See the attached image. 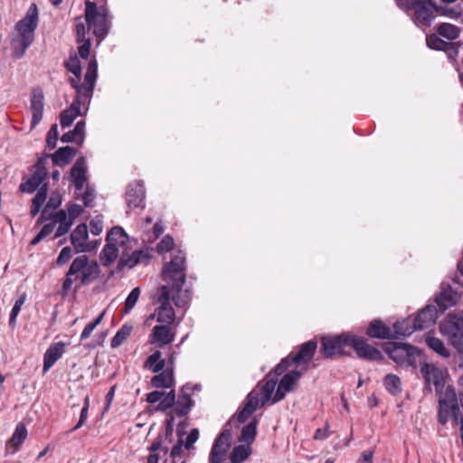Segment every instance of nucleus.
Here are the masks:
<instances>
[{"mask_svg":"<svg viewBox=\"0 0 463 463\" xmlns=\"http://www.w3.org/2000/svg\"><path fill=\"white\" fill-rule=\"evenodd\" d=\"M71 253H72V250H71V248L69 247V246H66L64 248H62V250H61L58 258H57V264L58 265H63L65 263H67L69 261V260L71 258Z\"/></svg>","mask_w":463,"mask_h":463,"instance_id":"nucleus-62","label":"nucleus"},{"mask_svg":"<svg viewBox=\"0 0 463 463\" xmlns=\"http://www.w3.org/2000/svg\"><path fill=\"white\" fill-rule=\"evenodd\" d=\"M89 237L86 224H79L71 234V241L77 252L91 251L96 248V242L87 241Z\"/></svg>","mask_w":463,"mask_h":463,"instance_id":"nucleus-17","label":"nucleus"},{"mask_svg":"<svg viewBox=\"0 0 463 463\" xmlns=\"http://www.w3.org/2000/svg\"><path fill=\"white\" fill-rule=\"evenodd\" d=\"M352 335L343 333L335 336H323L321 352L326 358L346 354L345 349L350 347Z\"/></svg>","mask_w":463,"mask_h":463,"instance_id":"nucleus-9","label":"nucleus"},{"mask_svg":"<svg viewBox=\"0 0 463 463\" xmlns=\"http://www.w3.org/2000/svg\"><path fill=\"white\" fill-rule=\"evenodd\" d=\"M100 269L97 261L90 260L86 255L75 258L66 273L62 283V290L69 291L73 283H78L75 288L92 283L99 275Z\"/></svg>","mask_w":463,"mask_h":463,"instance_id":"nucleus-3","label":"nucleus"},{"mask_svg":"<svg viewBox=\"0 0 463 463\" xmlns=\"http://www.w3.org/2000/svg\"><path fill=\"white\" fill-rule=\"evenodd\" d=\"M65 67L67 70L71 72L74 77L70 79V83L72 86V80H76L77 84H81L80 81V74H81V67L80 62L77 56H71L70 59L65 62Z\"/></svg>","mask_w":463,"mask_h":463,"instance_id":"nucleus-44","label":"nucleus"},{"mask_svg":"<svg viewBox=\"0 0 463 463\" xmlns=\"http://www.w3.org/2000/svg\"><path fill=\"white\" fill-rule=\"evenodd\" d=\"M25 298H26L25 294H23L15 300V303H14V305L11 310V313H10V317H9L10 326H13L15 325L16 317H17L18 314L20 313L23 305L25 302Z\"/></svg>","mask_w":463,"mask_h":463,"instance_id":"nucleus-52","label":"nucleus"},{"mask_svg":"<svg viewBox=\"0 0 463 463\" xmlns=\"http://www.w3.org/2000/svg\"><path fill=\"white\" fill-rule=\"evenodd\" d=\"M174 244H175L174 239L171 236H169V235H165L157 243L156 250L160 254L165 253V252H168V251H170L173 249Z\"/></svg>","mask_w":463,"mask_h":463,"instance_id":"nucleus-56","label":"nucleus"},{"mask_svg":"<svg viewBox=\"0 0 463 463\" xmlns=\"http://www.w3.org/2000/svg\"><path fill=\"white\" fill-rule=\"evenodd\" d=\"M161 356L162 354L160 351H155L146 358L145 362V367L153 373L161 372L166 364L165 360L163 359Z\"/></svg>","mask_w":463,"mask_h":463,"instance_id":"nucleus-38","label":"nucleus"},{"mask_svg":"<svg viewBox=\"0 0 463 463\" xmlns=\"http://www.w3.org/2000/svg\"><path fill=\"white\" fill-rule=\"evenodd\" d=\"M174 383L173 369H166L155 375L151 383L155 388H170Z\"/></svg>","mask_w":463,"mask_h":463,"instance_id":"nucleus-37","label":"nucleus"},{"mask_svg":"<svg viewBox=\"0 0 463 463\" xmlns=\"http://www.w3.org/2000/svg\"><path fill=\"white\" fill-rule=\"evenodd\" d=\"M45 160L40 158L33 166V175L20 185L23 192L33 193L38 188L40 189L45 183L47 171L44 166Z\"/></svg>","mask_w":463,"mask_h":463,"instance_id":"nucleus-14","label":"nucleus"},{"mask_svg":"<svg viewBox=\"0 0 463 463\" xmlns=\"http://www.w3.org/2000/svg\"><path fill=\"white\" fill-rule=\"evenodd\" d=\"M27 429L24 423H18L11 437L5 444V453L13 455L16 453L27 437Z\"/></svg>","mask_w":463,"mask_h":463,"instance_id":"nucleus-24","label":"nucleus"},{"mask_svg":"<svg viewBox=\"0 0 463 463\" xmlns=\"http://www.w3.org/2000/svg\"><path fill=\"white\" fill-rule=\"evenodd\" d=\"M77 151L71 146H64L59 148L52 156L55 165H65L75 156Z\"/></svg>","mask_w":463,"mask_h":463,"instance_id":"nucleus-34","label":"nucleus"},{"mask_svg":"<svg viewBox=\"0 0 463 463\" xmlns=\"http://www.w3.org/2000/svg\"><path fill=\"white\" fill-rule=\"evenodd\" d=\"M67 215L70 220L74 223L75 219L81 214L83 208L79 204H70L67 208Z\"/></svg>","mask_w":463,"mask_h":463,"instance_id":"nucleus-61","label":"nucleus"},{"mask_svg":"<svg viewBox=\"0 0 463 463\" xmlns=\"http://www.w3.org/2000/svg\"><path fill=\"white\" fill-rule=\"evenodd\" d=\"M266 402L258 390L254 389L248 394L244 405L250 409L251 411H255Z\"/></svg>","mask_w":463,"mask_h":463,"instance_id":"nucleus-45","label":"nucleus"},{"mask_svg":"<svg viewBox=\"0 0 463 463\" xmlns=\"http://www.w3.org/2000/svg\"><path fill=\"white\" fill-rule=\"evenodd\" d=\"M317 347V342L313 340L303 344L296 354H290L291 362L294 364H307L313 357Z\"/></svg>","mask_w":463,"mask_h":463,"instance_id":"nucleus-28","label":"nucleus"},{"mask_svg":"<svg viewBox=\"0 0 463 463\" xmlns=\"http://www.w3.org/2000/svg\"><path fill=\"white\" fill-rule=\"evenodd\" d=\"M58 136H59L58 127H57V125H52L47 133V138H46L47 146L50 149H52L56 146Z\"/></svg>","mask_w":463,"mask_h":463,"instance_id":"nucleus-59","label":"nucleus"},{"mask_svg":"<svg viewBox=\"0 0 463 463\" xmlns=\"http://www.w3.org/2000/svg\"><path fill=\"white\" fill-rule=\"evenodd\" d=\"M67 344L63 342H57L52 344L44 353L43 355V373H47L54 364L62 356L65 352Z\"/></svg>","mask_w":463,"mask_h":463,"instance_id":"nucleus-22","label":"nucleus"},{"mask_svg":"<svg viewBox=\"0 0 463 463\" xmlns=\"http://www.w3.org/2000/svg\"><path fill=\"white\" fill-rule=\"evenodd\" d=\"M437 32L439 36L453 41L458 38L461 30L457 25L449 23H441L437 26Z\"/></svg>","mask_w":463,"mask_h":463,"instance_id":"nucleus-39","label":"nucleus"},{"mask_svg":"<svg viewBox=\"0 0 463 463\" xmlns=\"http://www.w3.org/2000/svg\"><path fill=\"white\" fill-rule=\"evenodd\" d=\"M165 280L175 283L177 288L183 287L185 282V254L178 250L163 269Z\"/></svg>","mask_w":463,"mask_h":463,"instance_id":"nucleus-8","label":"nucleus"},{"mask_svg":"<svg viewBox=\"0 0 463 463\" xmlns=\"http://www.w3.org/2000/svg\"><path fill=\"white\" fill-rule=\"evenodd\" d=\"M350 347H353L357 355L369 361H379L383 355L379 350L370 345L366 339L352 335Z\"/></svg>","mask_w":463,"mask_h":463,"instance_id":"nucleus-16","label":"nucleus"},{"mask_svg":"<svg viewBox=\"0 0 463 463\" xmlns=\"http://www.w3.org/2000/svg\"><path fill=\"white\" fill-rule=\"evenodd\" d=\"M257 434V420H254L245 425L241 430V439L250 445L255 439Z\"/></svg>","mask_w":463,"mask_h":463,"instance_id":"nucleus-48","label":"nucleus"},{"mask_svg":"<svg viewBox=\"0 0 463 463\" xmlns=\"http://www.w3.org/2000/svg\"><path fill=\"white\" fill-rule=\"evenodd\" d=\"M90 26L85 22V18L77 17L75 19V32L77 35V42L81 43L82 41L87 40L86 34L90 31Z\"/></svg>","mask_w":463,"mask_h":463,"instance_id":"nucleus-49","label":"nucleus"},{"mask_svg":"<svg viewBox=\"0 0 463 463\" xmlns=\"http://www.w3.org/2000/svg\"><path fill=\"white\" fill-rule=\"evenodd\" d=\"M131 332V326L123 325L111 339V347L117 348L120 346L124 343V341L130 335Z\"/></svg>","mask_w":463,"mask_h":463,"instance_id":"nucleus-47","label":"nucleus"},{"mask_svg":"<svg viewBox=\"0 0 463 463\" xmlns=\"http://www.w3.org/2000/svg\"><path fill=\"white\" fill-rule=\"evenodd\" d=\"M440 334L459 353L463 354V317L449 313L439 324Z\"/></svg>","mask_w":463,"mask_h":463,"instance_id":"nucleus-6","label":"nucleus"},{"mask_svg":"<svg viewBox=\"0 0 463 463\" xmlns=\"http://www.w3.org/2000/svg\"><path fill=\"white\" fill-rule=\"evenodd\" d=\"M171 290L168 286H163L158 297L159 307L152 317H156V321L163 325H172L175 322V310L170 304Z\"/></svg>","mask_w":463,"mask_h":463,"instance_id":"nucleus-10","label":"nucleus"},{"mask_svg":"<svg viewBox=\"0 0 463 463\" xmlns=\"http://www.w3.org/2000/svg\"><path fill=\"white\" fill-rule=\"evenodd\" d=\"M366 333L373 338L388 339L392 337V330L381 320L371 322Z\"/></svg>","mask_w":463,"mask_h":463,"instance_id":"nucleus-29","label":"nucleus"},{"mask_svg":"<svg viewBox=\"0 0 463 463\" xmlns=\"http://www.w3.org/2000/svg\"><path fill=\"white\" fill-rule=\"evenodd\" d=\"M436 11L440 14L450 19H458L462 15L460 6L449 7V6H437Z\"/></svg>","mask_w":463,"mask_h":463,"instance_id":"nucleus-51","label":"nucleus"},{"mask_svg":"<svg viewBox=\"0 0 463 463\" xmlns=\"http://www.w3.org/2000/svg\"><path fill=\"white\" fill-rule=\"evenodd\" d=\"M383 350L392 361L406 367L416 368L420 355L417 347L398 342L386 343Z\"/></svg>","mask_w":463,"mask_h":463,"instance_id":"nucleus-5","label":"nucleus"},{"mask_svg":"<svg viewBox=\"0 0 463 463\" xmlns=\"http://www.w3.org/2000/svg\"><path fill=\"white\" fill-rule=\"evenodd\" d=\"M437 6L433 0H413L411 10L414 11L413 22L417 26H430L434 19L433 12Z\"/></svg>","mask_w":463,"mask_h":463,"instance_id":"nucleus-11","label":"nucleus"},{"mask_svg":"<svg viewBox=\"0 0 463 463\" xmlns=\"http://www.w3.org/2000/svg\"><path fill=\"white\" fill-rule=\"evenodd\" d=\"M459 298L457 291L453 290L449 285L445 283L441 284L440 292L436 297V302L441 311H444L449 307L454 306Z\"/></svg>","mask_w":463,"mask_h":463,"instance_id":"nucleus-25","label":"nucleus"},{"mask_svg":"<svg viewBox=\"0 0 463 463\" xmlns=\"http://www.w3.org/2000/svg\"><path fill=\"white\" fill-rule=\"evenodd\" d=\"M383 385L387 392L393 396L399 395L402 390L401 379L392 373L385 375L383 379Z\"/></svg>","mask_w":463,"mask_h":463,"instance_id":"nucleus-40","label":"nucleus"},{"mask_svg":"<svg viewBox=\"0 0 463 463\" xmlns=\"http://www.w3.org/2000/svg\"><path fill=\"white\" fill-rule=\"evenodd\" d=\"M54 229L55 223H53V222L43 225L38 234L32 240L31 245L35 246L38 244L42 240L49 236L54 231Z\"/></svg>","mask_w":463,"mask_h":463,"instance_id":"nucleus-53","label":"nucleus"},{"mask_svg":"<svg viewBox=\"0 0 463 463\" xmlns=\"http://www.w3.org/2000/svg\"><path fill=\"white\" fill-rule=\"evenodd\" d=\"M438 318V311L434 306H426L413 318L415 327L418 330L428 328L434 325Z\"/></svg>","mask_w":463,"mask_h":463,"instance_id":"nucleus-23","label":"nucleus"},{"mask_svg":"<svg viewBox=\"0 0 463 463\" xmlns=\"http://www.w3.org/2000/svg\"><path fill=\"white\" fill-rule=\"evenodd\" d=\"M80 45L79 46V55L80 58L84 60H88L90 56V40L87 39L85 41H82L81 43H79Z\"/></svg>","mask_w":463,"mask_h":463,"instance_id":"nucleus-63","label":"nucleus"},{"mask_svg":"<svg viewBox=\"0 0 463 463\" xmlns=\"http://www.w3.org/2000/svg\"><path fill=\"white\" fill-rule=\"evenodd\" d=\"M169 325L155 326L149 335V342L159 347L170 345L175 337V331L168 326Z\"/></svg>","mask_w":463,"mask_h":463,"instance_id":"nucleus-18","label":"nucleus"},{"mask_svg":"<svg viewBox=\"0 0 463 463\" xmlns=\"http://www.w3.org/2000/svg\"><path fill=\"white\" fill-rule=\"evenodd\" d=\"M120 248L115 246L112 242H108L103 248L101 251V259L104 262V265H109L112 263L119 255Z\"/></svg>","mask_w":463,"mask_h":463,"instance_id":"nucleus-42","label":"nucleus"},{"mask_svg":"<svg viewBox=\"0 0 463 463\" xmlns=\"http://www.w3.org/2000/svg\"><path fill=\"white\" fill-rule=\"evenodd\" d=\"M145 187L141 181L131 183L127 189L126 202L129 208H144Z\"/></svg>","mask_w":463,"mask_h":463,"instance_id":"nucleus-19","label":"nucleus"},{"mask_svg":"<svg viewBox=\"0 0 463 463\" xmlns=\"http://www.w3.org/2000/svg\"><path fill=\"white\" fill-rule=\"evenodd\" d=\"M251 453L250 445H238L233 448L230 455L232 463H241L246 460Z\"/></svg>","mask_w":463,"mask_h":463,"instance_id":"nucleus-41","label":"nucleus"},{"mask_svg":"<svg viewBox=\"0 0 463 463\" xmlns=\"http://www.w3.org/2000/svg\"><path fill=\"white\" fill-rule=\"evenodd\" d=\"M420 373L425 381V384L429 389L433 384L435 392H440V389H444L446 384L447 373L442 369L437 367L433 364L423 363L420 365Z\"/></svg>","mask_w":463,"mask_h":463,"instance_id":"nucleus-12","label":"nucleus"},{"mask_svg":"<svg viewBox=\"0 0 463 463\" xmlns=\"http://www.w3.org/2000/svg\"><path fill=\"white\" fill-rule=\"evenodd\" d=\"M168 287L171 290V299H173L177 307H184L189 303L191 293L188 289L183 290V287H180L179 289L175 283H172V286Z\"/></svg>","mask_w":463,"mask_h":463,"instance_id":"nucleus-32","label":"nucleus"},{"mask_svg":"<svg viewBox=\"0 0 463 463\" xmlns=\"http://www.w3.org/2000/svg\"><path fill=\"white\" fill-rule=\"evenodd\" d=\"M47 197V184H44L40 189H38L37 194L32 200L31 205V214L35 216L42 208L43 203L45 202Z\"/></svg>","mask_w":463,"mask_h":463,"instance_id":"nucleus-43","label":"nucleus"},{"mask_svg":"<svg viewBox=\"0 0 463 463\" xmlns=\"http://www.w3.org/2000/svg\"><path fill=\"white\" fill-rule=\"evenodd\" d=\"M44 108V97L41 90H35L31 98L32 128L38 125L42 118Z\"/></svg>","mask_w":463,"mask_h":463,"instance_id":"nucleus-26","label":"nucleus"},{"mask_svg":"<svg viewBox=\"0 0 463 463\" xmlns=\"http://www.w3.org/2000/svg\"><path fill=\"white\" fill-rule=\"evenodd\" d=\"M175 401V393L174 391H171L168 393L164 392V396L158 404V409L161 411H166L170 408L174 409Z\"/></svg>","mask_w":463,"mask_h":463,"instance_id":"nucleus-54","label":"nucleus"},{"mask_svg":"<svg viewBox=\"0 0 463 463\" xmlns=\"http://www.w3.org/2000/svg\"><path fill=\"white\" fill-rule=\"evenodd\" d=\"M199 438V430L197 429H193L190 433L187 435L184 441V448L186 449H190L193 445L196 442Z\"/></svg>","mask_w":463,"mask_h":463,"instance_id":"nucleus-64","label":"nucleus"},{"mask_svg":"<svg viewBox=\"0 0 463 463\" xmlns=\"http://www.w3.org/2000/svg\"><path fill=\"white\" fill-rule=\"evenodd\" d=\"M140 288L136 287L134 288L128 296L126 298L125 305H124V313L128 314L136 306L139 297H140Z\"/></svg>","mask_w":463,"mask_h":463,"instance_id":"nucleus-50","label":"nucleus"},{"mask_svg":"<svg viewBox=\"0 0 463 463\" xmlns=\"http://www.w3.org/2000/svg\"><path fill=\"white\" fill-rule=\"evenodd\" d=\"M232 432L230 430H223L215 439L209 459L211 463H222L231 446Z\"/></svg>","mask_w":463,"mask_h":463,"instance_id":"nucleus-15","label":"nucleus"},{"mask_svg":"<svg viewBox=\"0 0 463 463\" xmlns=\"http://www.w3.org/2000/svg\"><path fill=\"white\" fill-rule=\"evenodd\" d=\"M89 406H90V399L88 396H86L84 399V405L81 409L79 421L75 425V427L71 430V431L80 429V427H82L85 424L87 418H88Z\"/></svg>","mask_w":463,"mask_h":463,"instance_id":"nucleus-57","label":"nucleus"},{"mask_svg":"<svg viewBox=\"0 0 463 463\" xmlns=\"http://www.w3.org/2000/svg\"><path fill=\"white\" fill-rule=\"evenodd\" d=\"M98 76V64L96 61H90L88 64L82 84H77L72 80V88L76 91V97L69 109L61 115V126L62 128L70 127L74 119L81 115V109L86 107L92 97L93 89Z\"/></svg>","mask_w":463,"mask_h":463,"instance_id":"nucleus-1","label":"nucleus"},{"mask_svg":"<svg viewBox=\"0 0 463 463\" xmlns=\"http://www.w3.org/2000/svg\"><path fill=\"white\" fill-rule=\"evenodd\" d=\"M425 342L427 345L436 354L444 358L450 356L449 350L445 346L443 341L430 333H428L425 336Z\"/></svg>","mask_w":463,"mask_h":463,"instance_id":"nucleus-31","label":"nucleus"},{"mask_svg":"<svg viewBox=\"0 0 463 463\" xmlns=\"http://www.w3.org/2000/svg\"><path fill=\"white\" fill-rule=\"evenodd\" d=\"M71 180L75 189L81 192L87 182V166L84 157H80L76 160L71 169Z\"/></svg>","mask_w":463,"mask_h":463,"instance_id":"nucleus-21","label":"nucleus"},{"mask_svg":"<svg viewBox=\"0 0 463 463\" xmlns=\"http://www.w3.org/2000/svg\"><path fill=\"white\" fill-rule=\"evenodd\" d=\"M300 376L301 372L298 370H292L286 373L278 385V389L273 396L272 403L281 401L287 392L292 391L295 383L298 381Z\"/></svg>","mask_w":463,"mask_h":463,"instance_id":"nucleus-20","label":"nucleus"},{"mask_svg":"<svg viewBox=\"0 0 463 463\" xmlns=\"http://www.w3.org/2000/svg\"><path fill=\"white\" fill-rule=\"evenodd\" d=\"M278 381L275 379V377H272V373H269L267 376V379L264 383H259L258 384V392L264 399V402H269L270 400H273V392L275 391V388L277 386Z\"/></svg>","mask_w":463,"mask_h":463,"instance_id":"nucleus-36","label":"nucleus"},{"mask_svg":"<svg viewBox=\"0 0 463 463\" xmlns=\"http://www.w3.org/2000/svg\"><path fill=\"white\" fill-rule=\"evenodd\" d=\"M436 395L439 400V422L444 425L449 417H453L457 420L460 410L454 387L447 385L444 389H440V392H436Z\"/></svg>","mask_w":463,"mask_h":463,"instance_id":"nucleus-7","label":"nucleus"},{"mask_svg":"<svg viewBox=\"0 0 463 463\" xmlns=\"http://www.w3.org/2000/svg\"><path fill=\"white\" fill-rule=\"evenodd\" d=\"M104 317V312H102L93 322L88 324L80 334V340L83 341L90 337L93 330L101 323Z\"/></svg>","mask_w":463,"mask_h":463,"instance_id":"nucleus-55","label":"nucleus"},{"mask_svg":"<svg viewBox=\"0 0 463 463\" xmlns=\"http://www.w3.org/2000/svg\"><path fill=\"white\" fill-rule=\"evenodd\" d=\"M85 22L93 27V33L98 38V44L106 37L109 27L108 10L105 6L98 7L94 2L85 3Z\"/></svg>","mask_w":463,"mask_h":463,"instance_id":"nucleus-4","label":"nucleus"},{"mask_svg":"<svg viewBox=\"0 0 463 463\" xmlns=\"http://www.w3.org/2000/svg\"><path fill=\"white\" fill-rule=\"evenodd\" d=\"M53 223L59 224L54 238H59L66 234L73 224L67 215V212L62 209L53 215Z\"/></svg>","mask_w":463,"mask_h":463,"instance_id":"nucleus-30","label":"nucleus"},{"mask_svg":"<svg viewBox=\"0 0 463 463\" xmlns=\"http://www.w3.org/2000/svg\"><path fill=\"white\" fill-rule=\"evenodd\" d=\"M150 259V255L146 250H135L130 255L122 251L118 266L120 268H133L137 264H146Z\"/></svg>","mask_w":463,"mask_h":463,"instance_id":"nucleus-27","label":"nucleus"},{"mask_svg":"<svg viewBox=\"0 0 463 463\" xmlns=\"http://www.w3.org/2000/svg\"><path fill=\"white\" fill-rule=\"evenodd\" d=\"M426 43L428 47L438 51H447L453 46L452 43L445 42L439 35L434 33L427 36Z\"/></svg>","mask_w":463,"mask_h":463,"instance_id":"nucleus-46","label":"nucleus"},{"mask_svg":"<svg viewBox=\"0 0 463 463\" xmlns=\"http://www.w3.org/2000/svg\"><path fill=\"white\" fill-rule=\"evenodd\" d=\"M38 22L37 5L32 4L25 16L15 24L9 48L13 59L19 60L23 58L26 50L33 44Z\"/></svg>","mask_w":463,"mask_h":463,"instance_id":"nucleus-2","label":"nucleus"},{"mask_svg":"<svg viewBox=\"0 0 463 463\" xmlns=\"http://www.w3.org/2000/svg\"><path fill=\"white\" fill-rule=\"evenodd\" d=\"M71 132L76 138L77 144H82L85 137V121H79Z\"/></svg>","mask_w":463,"mask_h":463,"instance_id":"nucleus-58","label":"nucleus"},{"mask_svg":"<svg viewBox=\"0 0 463 463\" xmlns=\"http://www.w3.org/2000/svg\"><path fill=\"white\" fill-rule=\"evenodd\" d=\"M128 240V237L127 233L118 226L113 227L107 234V241L114 243L115 246L122 249V251H125V244Z\"/></svg>","mask_w":463,"mask_h":463,"instance_id":"nucleus-35","label":"nucleus"},{"mask_svg":"<svg viewBox=\"0 0 463 463\" xmlns=\"http://www.w3.org/2000/svg\"><path fill=\"white\" fill-rule=\"evenodd\" d=\"M415 330L418 329L415 327L413 319L408 317L394 323L392 337L407 336L411 335Z\"/></svg>","mask_w":463,"mask_h":463,"instance_id":"nucleus-33","label":"nucleus"},{"mask_svg":"<svg viewBox=\"0 0 463 463\" xmlns=\"http://www.w3.org/2000/svg\"><path fill=\"white\" fill-rule=\"evenodd\" d=\"M201 386L199 384H190L187 383L184 385L181 389V393L177 399L175 401V405L172 412L176 417H184L187 415L191 408L194 404V402L191 399V396L194 392H200Z\"/></svg>","mask_w":463,"mask_h":463,"instance_id":"nucleus-13","label":"nucleus"},{"mask_svg":"<svg viewBox=\"0 0 463 463\" xmlns=\"http://www.w3.org/2000/svg\"><path fill=\"white\" fill-rule=\"evenodd\" d=\"M291 363L292 362L290 355L282 359L281 362L275 367L273 372H271L272 377H275V379H277V376L281 375L288 369Z\"/></svg>","mask_w":463,"mask_h":463,"instance_id":"nucleus-60","label":"nucleus"}]
</instances>
